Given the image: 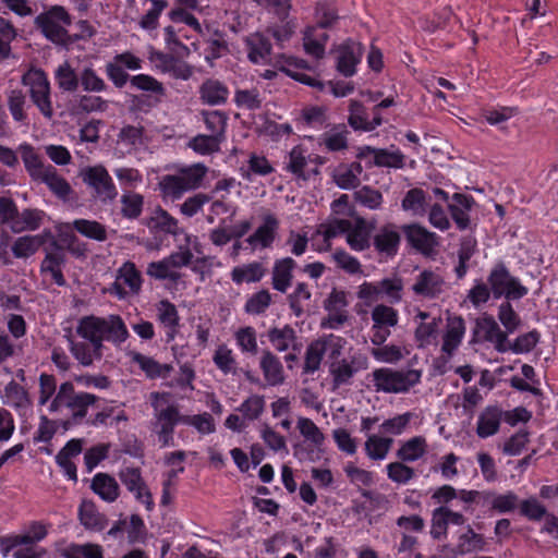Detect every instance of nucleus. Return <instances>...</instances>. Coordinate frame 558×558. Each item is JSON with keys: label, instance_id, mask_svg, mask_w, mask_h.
<instances>
[{"label": "nucleus", "instance_id": "obj_56", "mask_svg": "<svg viewBox=\"0 0 558 558\" xmlns=\"http://www.w3.org/2000/svg\"><path fill=\"white\" fill-rule=\"evenodd\" d=\"M3 402L14 408H25L29 404L25 389L11 380L4 388Z\"/></svg>", "mask_w": 558, "mask_h": 558}, {"label": "nucleus", "instance_id": "obj_43", "mask_svg": "<svg viewBox=\"0 0 558 558\" xmlns=\"http://www.w3.org/2000/svg\"><path fill=\"white\" fill-rule=\"evenodd\" d=\"M247 46L250 48L248 58L254 63L266 61L271 51L270 41L258 33L247 38Z\"/></svg>", "mask_w": 558, "mask_h": 558}, {"label": "nucleus", "instance_id": "obj_53", "mask_svg": "<svg viewBox=\"0 0 558 558\" xmlns=\"http://www.w3.org/2000/svg\"><path fill=\"white\" fill-rule=\"evenodd\" d=\"M56 80L60 89L75 92L78 87L80 72L76 73L69 62H63L56 70Z\"/></svg>", "mask_w": 558, "mask_h": 558}, {"label": "nucleus", "instance_id": "obj_52", "mask_svg": "<svg viewBox=\"0 0 558 558\" xmlns=\"http://www.w3.org/2000/svg\"><path fill=\"white\" fill-rule=\"evenodd\" d=\"M265 397L252 395L245 399L236 409L246 421H255L260 417L265 410Z\"/></svg>", "mask_w": 558, "mask_h": 558}, {"label": "nucleus", "instance_id": "obj_23", "mask_svg": "<svg viewBox=\"0 0 558 558\" xmlns=\"http://www.w3.org/2000/svg\"><path fill=\"white\" fill-rule=\"evenodd\" d=\"M259 367L268 385L277 386L284 381L283 366L279 357L276 356L271 351H263Z\"/></svg>", "mask_w": 558, "mask_h": 558}, {"label": "nucleus", "instance_id": "obj_10", "mask_svg": "<svg viewBox=\"0 0 558 558\" xmlns=\"http://www.w3.org/2000/svg\"><path fill=\"white\" fill-rule=\"evenodd\" d=\"M363 57V47L360 43L348 39L336 49V69L345 77L353 76L356 65Z\"/></svg>", "mask_w": 558, "mask_h": 558}, {"label": "nucleus", "instance_id": "obj_44", "mask_svg": "<svg viewBox=\"0 0 558 558\" xmlns=\"http://www.w3.org/2000/svg\"><path fill=\"white\" fill-rule=\"evenodd\" d=\"M477 252V242L475 238L465 236L461 240L460 247L458 250L459 264L454 268V272L459 279H462L468 271V262Z\"/></svg>", "mask_w": 558, "mask_h": 558}, {"label": "nucleus", "instance_id": "obj_12", "mask_svg": "<svg viewBox=\"0 0 558 558\" xmlns=\"http://www.w3.org/2000/svg\"><path fill=\"white\" fill-rule=\"evenodd\" d=\"M80 337L87 340L97 355H102L104 348V318L96 316L83 317L76 327Z\"/></svg>", "mask_w": 558, "mask_h": 558}, {"label": "nucleus", "instance_id": "obj_40", "mask_svg": "<svg viewBox=\"0 0 558 558\" xmlns=\"http://www.w3.org/2000/svg\"><path fill=\"white\" fill-rule=\"evenodd\" d=\"M81 523L89 530L101 531L106 526V519L100 514L92 501H83L78 509Z\"/></svg>", "mask_w": 558, "mask_h": 558}, {"label": "nucleus", "instance_id": "obj_29", "mask_svg": "<svg viewBox=\"0 0 558 558\" xmlns=\"http://www.w3.org/2000/svg\"><path fill=\"white\" fill-rule=\"evenodd\" d=\"M201 99L209 106H219L227 101L229 90L217 80H206L199 87Z\"/></svg>", "mask_w": 558, "mask_h": 558}, {"label": "nucleus", "instance_id": "obj_31", "mask_svg": "<svg viewBox=\"0 0 558 558\" xmlns=\"http://www.w3.org/2000/svg\"><path fill=\"white\" fill-rule=\"evenodd\" d=\"M104 318V340L120 345L129 338L128 328L119 315H109Z\"/></svg>", "mask_w": 558, "mask_h": 558}, {"label": "nucleus", "instance_id": "obj_38", "mask_svg": "<svg viewBox=\"0 0 558 558\" xmlns=\"http://www.w3.org/2000/svg\"><path fill=\"white\" fill-rule=\"evenodd\" d=\"M201 114L209 134L225 142L228 121L227 113L218 110H203Z\"/></svg>", "mask_w": 558, "mask_h": 558}, {"label": "nucleus", "instance_id": "obj_6", "mask_svg": "<svg viewBox=\"0 0 558 558\" xmlns=\"http://www.w3.org/2000/svg\"><path fill=\"white\" fill-rule=\"evenodd\" d=\"M82 181L92 190V196L102 203L110 204L118 197V189L108 170L102 165L89 166L80 173Z\"/></svg>", "mask_w": 558, "mask_h": 558}, {"label": "nucleus", "instance_id": "obj_7", "mask_svg": "<svg viewBox=\"0 0 558 558\" xmlns=\"http://www.w3.org/2000/svg\"><path fill=\"white\" fill-rule=\"evenodd\" d=\"M487 282L495 299L505 296L507 300H519L527 294V288L522 286L502 263L492 268Z\"/></svg>", "mask_w": 558, "mask_h": 558}, {"label": "nucleus", "instance_id": "obj_1", "mask_svg": "<svg viewBox=\"0 0 558 558\" xmlns=\"http://www.w3.org/2000/svg\"><path fill=\"white\" fill-rule=\"evenodd\" d=\"M153 408V432L158 436L161 447L173 442V433L178 424H183V416L179 407L170 402L169 392H151L149 395Z\"/></svg>", "mask_w": 558, "mask_h": 558}, {"label": "nucleus", "instance_id": "obj_61", "mask_svg": "<svg viewBox=\"0 0 558 558\" xmlns=\"http://www.w3.org/2000/svg\"><path fill=\"white\" fill-rule=\"evenodd\" d=\"M118 280H123V283L126 284L133 293H138L141 290V274L131 262H126L121 266Z\"/></svg>", "mask_w": 558, "mask_h": 558}, {"label": "nucleus", "instance_id": "obj_17", "mask_svg": "<svg viewBox=\"0 0 558 558\" xmlns=\"http://www.w3.org/2000/svg\"><path fill=\"white\" fill-rule=\"evenodd\" d=\"M502 411L498 407H486L478 415L476 424V435L480 438H488L498 433L501 421Z\"/></svg>", "mask_w": 558, "mask_h": 558}, {"label": "nucleus", "instance_id": "obj_28", "mask_svg": "<svg viewBox=\"0 0 558 558\" xmlns=\"http://www.w3.org/2000/svg\"><path fill=\"white\" fill-rule=\"evenodd\" d=\"M267 336L270 343L279 352H284L290 348H292L293 350L299 349L296 343V332L290 325H284L281 328H270L267 332Z\"/></svg>", "mask_w": 558, "mask_h": 558}, {"label": "nucleus", "instance_id": "obj_36", "mask_svg": "<svg viewBox=\"0 0 558 558\" xmlns=\"http://www.w3.org/2000/svg\"><path fill=\"white\" fill-rule=\"evenodd\" d=\"M265 268L258 262H253L243 266L234 267L231 271V279L236 284L243 282H258L265 276Z\"/></svg>", "mask_w": 558, "mask_h": 558}, {"label": "nucleus", "instance_id": "obj_62", "mask_svg": "<svg viewBox=\"0 0 558 558\" xmlns=\"http://www.w3.org/2000/svg\"><path fill=\"white\" fill-rule=\"evenodd\" d=\"M298 429L300 434L315 446H322L325 440L324 434L318 426L307 417H300L298 420Z\"/></svg>", "mask_w": 558, "mask_h": 558}, {"label": "nucleus", "instance_id": "obj_46", "mask_svg": "<svg viewBox=\"0 0 558 558\" xmlns=\"http://www.w3.org/2000/svg\"><path fill=\"white\" fill-rule=\"evenodd\" d=\"M150 226L168 234H180L178 220L161 207H158L150 217Z\"/></svg>", "mask_w": 558, "mask_h": 558}, {"label": "nucleus", "instance_id": "obj_64", "mask_svg": "<svg viewBox=\"0 0 558 558\" xmlns=\"http://www.w3.org/2000/svg\"><path fill=\"white\" fill-rule=\"evenodd\" d=\"M404 155L400 150L389 151L379 148L376 151L374 165L377 167H389L400 169L404 167Z\"/></svg>", "mask_w": 558, "mask_h": 558}, {"label": "nucleus", "instance_id": "obj_48", "mask_svg": "<svg viewBox=\"0 0 558 558\" xmlns=\"http://www.w3.org/2000/svg\"><path fill=\"white\" fill-rule=\"evenodd\" d=\"M312 298L308 286L305 282H298L293 292L288 295L289 307L295 317L304 314L305 303Z\"/></svg>", "mask_w": 558, "mask_h": 558}, {"label": "nucleus", "instance_id": "obj_14", "mask_svg": "<svg viewBox=\"0 0 558 558\" xmlns=\"http://www.w3.org/2000/svg\"><path fill=\"white\" fill-rule=\"evenodd\" d=\"M278 229V218L272 214H266L263 216V223L246 239V242L253 247L259 245L267 248L275 241Z\"/></svg>", "mask_w": 558, "mask_h": 558}, {"label": "nucleus", "instance_id": "obj_41", "mask_svg": "<svg viewBox=\"0 0 558 558\" xmlns=\"http://www.w3.org/2000/svg\"><path fill=\"white\" fill-rule=\"evenodd\" d=\"M38 181L46 183L51 192L62 199H68L72 193L71 185L64 178L58 174L56 168L51 165H48V171Z\"/></svg>", "mask_w": 558, "mask_h": 558}, {"label": "nucleus", "instance_id": "obj_35", "mask_svg": "<svg viewBox=\"0 0 558 558\" xmlns=\"http://www.w3.org/2000/svg\"><path fill=\"white\" fill-rule=\"evenodd\" d=\"M72 227L87 239L98 242H105L108 239L107 228L97 220L75 219Z\"/></svg>", "mask_w": 558, "mask_h": 558}, {"label": "nucleus", "instance_id": "obj_4", "mask_svg": "<svg viewBox=\"0 0 558 558\" xmlns=\"http://www.w3.org/2000/svg\"><path fill=\"white\" fill-rule=\"evenodd\" d=\"M372 377L376 391L405 393L421 381L422 372L413 368L392 369L381 367L373 371Z\"/></svg>", "mask_w": 558, "mask_h": 558}, {"label": "nucleus", "instance_id": "obj_34", "mask_svg": "<svg viewBox=\"0 0 558 558\" xmlns=\"http://www.w3.org/2000/svg\"><path fill=\"white\" fill-rule=\"evenodd\" d=\"M299 123L304 130L311 129L320 131L329 126L326 110L322 107H310L303 109Z\"/></svg>", "mask_w": 558, "mask_h": 558}, {"label": "nucleus", "instance_id": "obj_21", "mask_svg": "<svg viewBox=\"0 0 558 558\" xmlns=\"http://www.w3.org/2000/svg\"><path fill=\"white\" fill-rule=\"evenodd\" d=\"M400 239L397 228L392 225H386L375 234L373 244L378 253L393 256L397 254Z\"/></svg>", "mask_w": 558, "mask_h": 558}, {"label": "nucleus", "instance_id": "obj_11", "mask_svg": "<svg viewBox=\"0 0 558 558\" xmlns=\"http://www.w3.org/2000/svg\"><path fill=\"white\" fill-rule=\"evenodd\" d=\"M367 367V359L364 356H352L350 361L342 359L329 364V373L336 388L350 384L352 377L361 369Z\"/></svg>", "mask_w": 558, "mask_h": 558}, {"label": "nucleus", "instance_id": "obj_60", "mask_svg": "<svg viewBox=\"0 0 558 558\" xmlns=\"http://www.w3.org/2000/svg\"><path fill=\"white\" fill-rule=\"evenodd\" d=\"M375 327H395L398 324V313L395 308L379 304L372 311Z\"/></svg>", "mask_w": 558, "mask_h": 558}, {"label": "nucleus", "instance_id": "obj_5", "mask_svg": "<svg viewBox=\"0 0 558 558\" xmlns=\"http://www.w3.org/2000/svg\"><path fill=\"white\" fill-rule=\"evenodd\" d=\"M207 168L203 163L182 168L178 174H167L159 182L162 194L179 199L185 192L197 189L205 178Z\"/></svg>", "mask_w": 558, "mask_h": 558}, {"label": "nucleus", "instance_id": "obj_57", "mask_svg": "<svg viewBox=\"0 0 558 558\" xmlns=\"http://www.w3.org/2000/svg\"><path fill=\"white\" fill-rule=\"evenodd\" d=\"M222 142L210 134H198L190 141L189 146L198 154L209 155L219 151Z\"/></svg>", "mask_w": 558, "mask_h": 558}, {"label": "nucleus", "instance_id": "obj_54", "mask_svg": "<svg viewBox=\"0 0 558 558\" xmlns=\"http://www.w3.org/2000/svg\"><path fill=\"white\" fill-rule=\"evenodd\" d=\"M324 355V347L319 340L317 339L312 341L305 351L303 373L314 374L317 372L320 367Z\"/></svg>", "mask_w": 558, "mask_h": 558}, {"label": "nucleus", "instance_id": "obj_26", "mask_svg": "<svg viewBox=\"0 0 558 558\" xmlns=\"http://www.w3.org/2000/svg\"><path fill=\"white\" fill-rule=\"evenodd\" d=\"M480 329L485 332V339L493 342L498 352L508 351L507 331H502L493 316H485L476 322Z\"/></svg>", "mask_w": 558, "mask_h": 558}, {"label": "nucleus", "instance_id": "obj_33", "mask_svg": "<svg viewBox=\"0 0 558 558\" xmlns=\"http://www.w3.org/2000/svg\"><path fill=\"white\" fill-rule=\"evenodd\" d=\"M44 218V211L39 209H24L22 213L17 211L16 219L11 223V230L14 233H20L25 230H37Z\"/></svg>", "mask_w": 558, "mask_h": 558}, {"label": "nucleus", "instance_id": "obj_2", "mask_svg": "<svg viewBox=\"0 0 558 558\" xmlns=\"http://www.w3.org/2000/svg\"><path fill=\"white\" fill-rule=\"evenodd\" d=\"M98 397L88 392H76L71 381L60 385L53 400L49 404L50 412H59L68 409L71 412V421L78 424L86 416L89 407L94 405Z\"/></svg>", "mask_w": 558, "mask_h": 558}, {"label": "nucleus", "instance_id": "obj_27", "mask_svg": "<svg viewBox=\"0 0 558 558\" xmlns=\"http://www.w3.org/2000/svg\"><path fill=\"white\" fill-rule=\"evenodd\" d=\"M363 167L360 162L338 166L332 174L335 183L342 190H352L360 185Z\"/></svg>", "mask_w": 558, "mask_h": 558}, {"label": "nucleus", "instance_id": "obj_32", "mask_svg": "<svg viewBox=\"0 0 558 558\" xmlns=\"http://www.w3.org/2000/svg\"><path fill=\"white\" fill-rule=\"evenodd\" d=\"M426 450V439L423 436H415L401 445L397 451V458L402 462H414L421 459Z\"/></svg>", "mask_w": 558, "mask_h": 558}, {"label": "nucleus", "instance_id": "obj_30", "mask_svg": "<svg viewBox=\"0 0 558 558\" xmlns=\"http://www.w3.org/2000/svg\"><path fill=\"white\" fill-rule=\"evenodd\" d=\"M453 203L449 204V210L452 219L460 230H464L470 225L468 211L471 209L474 201L472 197L456 193L452 196Z\"/></svg>", "mask_w": 558, "mask_h": 558}, {"label": "nucleus", "instance_id": "obj_13", "mask_svg": "<svg viewBox=\"0 0 558 558\" xmlns=\"http://www.w3.org/2000/svg\"><path fill=\"white\" fill-rule=\"evenodd\" d=\"M403 232L410 245L424 255H429L438 244L436 234L420 225L404 226Z\"/></svg>", "mask_w": 558, "mask_h": 558}, {"label": "nucleus", "instance_id": "obj_16", "mask_svg": "<svg viewBox=\"0 0 558 558\" xmlns=\"http://www.w3.org/2000/svg\"><path fill=\"white\" fill-rule=\"evenodd\" d=\"M444 287L445 281L440 275L432 270H424L417 276L412 290L417 295L435 298L442 293Z\"/></svg>", "mask_w": 558, "mask_h": 558}, {"label": "nucleus", "instance_id": "obj_42", "mask_svg": "<svg viewBox=\"0 0 558 558\" xmlns=\"http://www.w3.org/2000/svg\"><path fill=\"white\" fill-rule=\"evenodd\" d=\"M120 203L122 217L134 220L142 215L144 206L143 195L132 191H125L121 196Z\"/></svg>", "mask_w": 558, "mask_h": 558}, {"label": "nucleus", "instance_id": "obj_24", "mask_svg": "<svg viewBox=\"0 0 558 558\" xmlns=\"http://www.w3.org/2000/svg\"><path fill=\"white\" fill-rule=\"evenodd\" d=\"M90 488L107 502L116 501L120 495L118 482L107 473H97L92 480Z\"/></svg>", "mask_w": 558, "mask_h": 558}, {"label": "nucleus", "instance_id": "obj_8", "mask_svg": "<svg viewBox=\"0 0 558 558\" xmlns=\"http://www.w3.org/2000/svg\"><path fill=\"white\" fill-rule=\"evenodd\" d=\"M22 82L29 86V96L34 105L41 114L51 119L53 117V108L50 98V83L47 75L41 70H34L26 73Z\"/></svg>", "mask_w": 558, "mask_h": 558}, {"label": "nucleus", "instance_id": "obj_37", "mask_svg": "<svg viewBox=\"0 0 558 558\" xmlns=\"http://www.w3.org/2000/svg\"><path fill=\"white\" fill-rule=\"evenodd\" d=\"M426 193L418 187L411 189L407 192L401 202V207L405 211H410L413 216H424L427 208Z\"/></svg>", "mask_w": 558, "mask_h": 558}, {"label": "nucleus", "instance_id": "obj_9", "mask_svg": "<svg viewBox=\"0 0 558 558\" xmlns=\"http://www.w3.org/2000/svg\"><path fill=\"white\" fill-rule=\"evenodd\" d=\"M119 480L125 488L133 494L135 499L145 505L147 510L154 507L153 495L142 477V472L138 468L125 466L122 468L118 474Z\"/></svg>", "mask_w": 558, "mask_h": 558}, {"label": "nucleus", "instance_id": "obj_58", "mask_svg": "<svg viewBox=\"0 0 558 558\" xmlns=\"http://www.w3.org/2000/svg\"><path fill=\"white\" fill-rule=\"evenodd\" d=\"M213 361L223 374H238L236 362L232 351L227 345H219L214 353Z\"/></svg>", "mask_w": 558, "mask_h": 558}, {"label": "nucleus", "instance_id": "obj_55", "mask_svg": "<svg viewBox=\"0 0 558 558\" xmlns=\"http://www.w3.org/2000/svg\"><path fill=\"white\" fill-rule=\"evenodd\" d=\"M134 361L140 365V367L150 378L166 377L172 368L168 364H160L157 361H155L154 359H151L149 356H145L140 353H137L134 356Z\"/></svg>", "mask_w": 558, "mask_h": 558}, {"label": "nucleus", "instance_id": "obj_49", "mask_svg": "<svg viewBox=\"0 0 558 558\" xmlns=\"http://www.w3.org/2000/svg\"><path fill=\"white\" fill-rule=\"evenodd\" d=\"M80 85L83 90L87 93H101L107 89L106 82L98 75L92 65L84 66L80 71L78 86Z\"/></svg>", "mask_w": 558, "mask_h": 558}, {"label": "nucleus", "instance_id": "obj_63", "mask_svg": "<svg viewBox=\"0 0 558 558\" xmlns=\"http://www.w3.org/2000/svg\"><path fill=\"white\" fill-rule=\"evenodd\" d=\"M520 513L531 521H541L546 515V507L535 497L519 502Z\"/></svg>", "mask_w": 558, "mask_h": 558}, {"label": "nucleus", "instance_id": "obj_25", "mask_svg": "<svg viewBox=\"0 0 558 558\" xmlns=\"http://www.w3.org/2000/svg\"><path fill=\"white\" fill-rule=\"evenodd\" d=\"M465 332V324L461 316H454L448 319L447 331L444 336L441 351L450 357L454 350L460 345Z\"/></svg>", "mask_w": 558, "mask_h": 558}, {"label": "nucleus", "instance_id": "obj_50", "mask_svg": "<svg viewBox=\"0 0 558 558\" xmlns=\"http://www.w3.org/2000/svg\"><path fill=\"white\" fill-rule=\"evenodd\" d=\"M22 158L27 172L33 179L39 180L48 171V165L43 163L32 146H22Z\"/></svg>", "mask_w": 558, "mask_h": 558}, {"label": "nucleus", "instance_id": "obj_20", "mask_svg": "<svg viewBox=\"0 0 558 558\" xmlns=\"http://www.w3.org/2000/svg\"><path fill=\"white\" fill-rule=\"evenodd\" d=\"M295 266L296 263L291 257L277 259L274 263L271 271V284L275 290L281 293L287 292L288 288L291 286L293 278L292 272Z\"/></svg>", "mask_w": 558, "mask_h": 558}, {"label": "nucleus", "instance_id": "obj_51", "mask_svg": "<svg viewBox=\"0 0 558 558\" xmlns=\"http://www.w3.org/2000/svg\"><path fill=\"white\" fill-rule=\"evenodd\" d=\"M44 243L39 235H23L15 240L12 245L13 255L16 258H27L35 254Z\"/></svg>", "mask_w": 558, "mask_h": 558}, {"label": "nucleus", "instance_id": "obj_22", "mask_svg": "<svg viewBox=\"0 0 558 558\" xmlns=\"http://www.w3.org/2000/svg\"><path fill=\"white\" fill-rule=\"evenodd\" d=\"M372 228L364 218H356L351 221V228L347 232V243L353 251L362 252L371 246Z\"/></svg>", "mask_w": 558, "mask_h": 558}, {"label": "nucleus", "instance_id": "obj_3", "mask_svg": "<svg viewBox=\"0 0 558 558\" xmlns=\"http://www.w3.org/2000/svg\"><path fill=\"white\" fill-rule=\"evenodd\" d=\"M71 23L70 14L61 5L51 7L35 19V25L43 35L51 43L63 47L74 41L66 29Z\"/></svg>", "mask_w": 558, "mask_h": 558}, {"label": "nucleus", "instance_id": "obj_18", "mask_svg": "<svg viewBox=\"0 0 558 558\" xmlns=\"http://www.w3.org/2000/svg\"><path fill=\"white\" fill-rule=\"evenodd\" d=\"M82 449L81 439H71L56 456V462L63 470L69 480L73 482L77 481V473L76 465L72 462V459L80 456Z\"/></svg>", "mask_w": 558, "mask_h": 558}, {"label": "nucleus", "instance_id": "obj_19", "mask_svg": "<svg viewBox=\"0 0 558 558\" xmlns=\"http://www.w3.org/2000/svg\"><path fill=\"white\" fill-rule=\"evenodd\" d=\"M348 135L349 131L344 124H336L317 138V144L327 151L345 150L348 148Z\"/></svg>", "mask_w": 558, "mask_h": 558}, {"label": "nucleus", "instance_id": "obj_39", "mask_svg": "<svg viewBox=\"0 0 558 558\" xmlns=\"http://www.w3.org/2000/svg\"><path fill=\"white\" fill-rule=\"evenodd\" d=\"M486 499L489 501L490 509L498 513H507L519 507L520 498L512 492L505 494L486 493Z\"/></svg>", "mask_w": 558, "mask_h": 558}, {"label": "nucleus", "instance_id": "obj_59", "mask_svg": "<svg viewBox=\"0 0 558 558\" xmlns=\"http://www.w3.org/2000/svg\"><path fill=\"white\" fill-rule=\"evenodd\" d=\"M306 166L307 156L305 155V151L300 146L293 147L289 154L286 169L298 178L306 180L307 175L304 172Z\"/></svg>", "mask_w": 558, "mask_h": 558}, {"label": "nucleus", "instance_id": "obj_45", "mask_svg": "<svg viewBox=\"0 0 558 558\" xmlns=\"http://www.w3.org/2000/svg\"><path fill=\"white\" fill-rule=\"evenodd\" d=\"M485 546L486 542L484 536L474 532L469 525L466 532L459 536L457 551L460 554H469L483 550Z\"/></svg>", "mask_w": 558, "mask_h": 558}, {"label": "nucleus", "instance_id": "obj_47", "mask_svg": "<svg viewBox=\"0 0 558 558\" xmlns=\"http://www.w3.org/2000/svg\"><path fill=\"white\" fill-rule=\"evenodd\" d=\"M393 439L371 435L365 441V451L372 460H383L388 454Z\"/></svg>", "mask_w": 558, "mask_h": 558}, {"label": "nucleus", "instance_id": "obj_15", "mask_svg": "<svg viewBox=\"0 0 558 558\" xmlns=\"http://www.w3.org/2000/svg\"><path fill=\"white\" fill-rule=\"evenodd\" d=\"M53 251L47 252L45 258L41 262L40 270L43 274H49L51 279L59 286H65L66 281L63 277L61 266L65 262V256L61 252V247L57 241L51 243Z\"/></svg>", "mask_w": 558, "mask_h": 558}]
</instances>
